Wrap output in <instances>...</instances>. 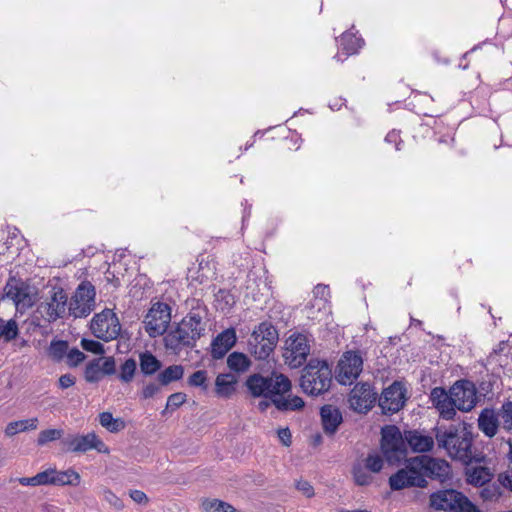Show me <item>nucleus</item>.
I'll return each instance as SVG.
<instances>
[{"label":"nucleus","instance_id":"obj_29","mask_svg":"<svg viewBox=\"0 0 512 512\" xmlns=\"http://www.w3.org/2000/svg\"><path fill=\"white\" fill-rule=\"evenodd\" d=\"M467 482L474 486H483L490 482L493 477L490 469L483 466L470 467L466 469Z\"/></svg>","mask_w":512,"mask_h":512},{"label":"nucleus","instance_id":"obj_55","mask_svg":"<svg viewBox=\"0 0 512 512\" xmlns=\"http://www.w3.org/2000/svg\"><path fill=\"white\" fill-rule=\"evenodd\" d=\"M80 475L72 470H66V485H78L80 483Z\"/></svg>","mask_w":512,"mask_h":512},{"label":"nucleus","instance_id":"obj_26","mask_svg":"<svg viewBox=\"0 0 512 512\" xmlns=\"http://www.w3.org/2000/svg\"><path fill=\"white\" fill-rule=\"evenodd\" d=\"M323 429L327 434H334L342 423V414L340 410L330 404L324 405L320 410Z\"/></svg>","mask_w":512,"mask_h":512},{"label":"nucleus","instance_id":"obj_18","mask_svg":"<svg viewBox=\"0 0 512 512\" xmlns=\"http://www.w3.org/2000/svg\"><path fill=\"white\" fill-rule=\"evenodd\" d=\"M196 340L197 338L193 333H190V330L183 327L182 322L164 337L165 347L173 351H179L183 347L193 346Z\"/></svg>","mask_w":512,"mask_h":512},{"label":"nucleus","instance_id":"obj_39","mask_svg":"<svg viewBox=\"0 0 512 512\" xmlns=\"http://www.w3.org/2000/svg\"><path fill=\"white\" fill-rule=\"evenodd\" d=\"M352 472L354 481L359 486H367L373 481V476L364 466H361L360 464L355 465Z\"/></svg>","mask_w":512,"mask_h":512},{"label":"nucleus","instance_id":"obj_41","mask_svg":"<svg viewBox=\"0 0 512 512\" xmlns=\"http://www.w3.org/2000/svg\"><path fill=\"white\" fill-rule=\"evenodd\" d=\"M136 368V361L132 358L127 359L120 367L119 379L122 382L129 383L134 377Z\"/></svg>","mask_w":512,"mask_h":512},{"label":"nucleus","instance_id":"obj_34","mask_svg":"<svg viewBox=\"0 0 512 512\" xmlns=\"http://www.w3.org/2000/svg\"><path fill=\"white\" fill-rule=\"evenodd\" d=\"M340 45L342 50L345 51L346 55H352L357 53V51L362 46V39L356 37L352 33H343L340 40Z\"/></svg>","mask_w":512,"mask_h":512},{"label":"nucleus","instance_id":"obj_1","mask_svg":"<svg viewBox=\"0 0 512 512\" xmlns=\"http://www.w3.org/2000/svg\"><path fill=\"white\" fill-rule=\"evenodd\" d=\"M450 477L451 467L446 460L420 455L407 459L405 466L392 474L388 482L391 490L399 491L411 487L426 488V478L444 483Z\"/></svg>","mask_w":512,"mask_h":512},{"label":"nucleus","instance_id":"obj_32","mask_svg":"<svg viewBox=\"0 0 512 512\" xmlns=\"http://www.w3.org/2000/svg\"><path fill=\"white\" fill-rule=\"evenodd\" d=\"M251 365L250 359L243 353L233 352L227 358V366L236 373L246 372Z\"/></svg>","mask_w":512,"mask_h":512},{"label":"nucleus","instance_id":"obj_27","mask_svg":"<svg viewBox=\"0 0 512 512\" xmlns=\"http://www.w3.org/2000/svg\"><path fill=\"white\" fill-rule=\"evenodd\" d=\"M237 376L232 373H221L215 380V393L220 398H229L236 391Z\"/></svg>","mask_w":512,"mask_h":512},{"label":"nucleus","instance_id":"obj_7","mask_svg":"<svg viewBox=\"0 0 512 512\" xmlns=\"http://www.w3.org/2000/svg\"><path fill=\"white\" fill-rule=\"evenodd\" d=\"M430 506L435 510L451 512H479L462 493L453 489L432 493Z\"/></svg>","mask_w":512,"mask_h":512},{"label":"nucleus","instance_id":"obj_23","mask_svg":"<svg viewBox=\"0 0 512 512\" xmlns=\"http://www.w3.org/2000/svg\"><path fill=\"white\" fill-rule=\"evenodd\" d=\"M405 439L407 445H409L414 452L418 453L428 452L432 450L434 446L433 437L418 430L405 431Z\"/></svg>","mask_w":512,"mask_h":512},{"label":"nucleus","instance_id":"obj_53","mask_svg":"<svg viewBox=\"0 0 512 512\" xmlns=\"http://www.w3.org/2000/svg\"><path fill=\"white\" fill-rule=\"evenodd\" d=\"M19 483L24 486H40L41 477H39V473L33 477H22L19 479Z\"/></svg>","mask_w":512,"mask_h":512},{"label":"nucleus","instance_id":"obj_28","mask_svg":"<svg viewBox=\"0 0 512 512\" xmlns=\"http://www.w3.org/2000/svg\"><path fill=\"white\" fill-rule=\"evenodd\" d=\"M139 366L144 376H152L161 369L162 362L150 351H144L139 354Z\"/></svg>","mask_w":512,"mask_h":512},{"label":"nucleus","instance_id":"obj_47","mask_svg":"<svg viewBox=\"0 0 512 512\" xmlns=\"http://www.w3.org/2000/svg\"><path fill=\"white\" fill-rule=\"evenodd\" d=\"M186 402V394L182 392H176L171 394L167 399V404L162 414H165L167 410H175Z\"/></svg>","mask_w":512,"mask_h":512},{"label":"nucleus","instance_id":"obj_33","mask_svg":"<svg viewBox=\"0 0 512 512\" xmlns=\"http://www.w3.org/2000/svg\"><path fill=\"white\" fill-rule=\"evenodd\" d=\"M99 422L102 427L111 433H117L125 429L126 424L122 418H114L110 412L99 414Z\"/></svg>","mask_w":512,"mask_h":512},{"label":"nucleus","instance_id":"obj_49","mask_svg":"<svg viewBox=\"0 0 512 512\" xmlns=\"http://www.w3.org/2000/svg\"><path fill=\"white\" fill-rule=\"evenodd\" d=\"M160 383L150 382L145 385L141 391V395L144 399H149L158 394L161 391Z\"/></svg>","mask_w":512,"mask_h":512},{"label":"nucleus","instance_id":"obj_50","mask_svg":"<svg viewBox=\"0 0 512 512\" xmlns=\"http://www.w3.org/2000/svg\"><path fill=\"white\" fill-rule=\"evenodd\" d=\"M103 497L105 501L108 502L115 509L122 510L124 508L122 500L118 498L112 491L104 490Z\"/></svg>","mask_w":512,"mask_h":512},{"label":"nucleus","instance_id":"obj_10","mask_svg":"<svg viewBox=\"0 0 512 512\" xmlns=\"http://www.w3.org/2000/svg\"><path fill=\"white\" fill-rule=\"evenodd\" d=\"M310 354V340L307 335L294 333L285 342L283 357L285 363L291 368L302 366Z\"/></svg>","mask_w":512,"mask_h":512},{"label":"nucleus","instance_id":"obj_3","mask_svg":"<svg viewBox=\"0 0 512 512\" xmlns=\"http://www.w3.org/2000/svg\"><path fill=\"white\" fill-rule=\"evenodd\" d=\"M434 431L438 448L445 450L450 458L464 464L472 462L473 434L465 424L441 425L435 427Z\"/></svg>","mask_w":512,"mask_h":512},{"label":"nucleus","instance_id":"obj_8","mask_svg":"<svg viewBox=\"0 0 512 512\" xmlns=\"http://www.w3.org/2000/svg\"><path fill=\"white\" fill-rule=\"evenodd\" d=\"M95 287L89 281H82L68 307V316L73 318H86L95 308Z\"/></svg>","mask_w":512,"mask_h":512},{"label":"nucleus","instance_id":"obj_38","mask_svg":"<svg viewBox=\"0 0 512 512\" xmlns=\"http://www.w3.org/2000/svg\"><path fill=\"white\" fill-rule=\"evenodd\" d=\"M18 335V325L15 320H4L0 318V338L9 342Z\"/></svg>","mask_w":512,"mask_h":512},{"label":"nucleus","instance_id":"obj_56","mask_svg":"<svg viewBox=\"0 0 512 512\" xmlns=\"http://www.w3.org/2000/svg\"><path fill=\"white\" fill-rule=\"evenodd\" d=\"M499 482L505 488H508L512 491V470L508 471L505 474L499 475Z\"/></svg>","mask_w":512,"mask_h":512},{"label":"nucleus","instance_id":"obj_40","mask_svg":"<svg viewBox=\"0 0 512 512\" xmlns=\"http://www.w3.org/2000/svg\"><path fill=\"white\" fill-rule=\"evenodd\" d=\"M46 353L52 361L61 362L64 359V340H53Z\"/></svg>","mask_w":512,"mask_h":512},{"label":"nucleus","instance_id":"obj_5","mask_svg":"<svg viewBox=\"0 0 512 512\" xmlns=\"http://www.w3.org/2000/svg\"><path fill=\"white\" fill-rule=\"evenodd\" d=\"M380 448L383 457L389 464H397L407 456L405 435L395 425H387L381 430Z\"/></svg>","mask_w":512,"mask_h":512},{"label":"nucleus","instance_id":"obj_62","mask_svg":"<svg viewBox=\"0 0 512 512\" xmlns=\"http://www.w3.org/2000/svg\"><path fill=\"white\" fill-rule=\"evenodd\" d=\"M508 444H509V453H508V457L509 459L512 461V441L509 440L508 441Z\"/></svg>","mask_w":512,"mask_h":512},{"label":"nucleus","instance_id":"obj_24","mask_svg":"<svg viewBox=\"0 0 512 512\" xmlns=\"http://www.w3.org/2000/svg\"><path fill=\"white\" fill-rule=\"evenodd\" d=\"M500 423L496 411L491 408H484L478 417V428L488 438L494 437L499 429Z\"/></svg>","mask_w":512,"mask_h":512},{"label":"nucleus","instance_id":"obj_57","mask_svg":"<svg viewBox=\"0 0 512 512\" xmlns=\"http://www.w3.org/2000/svg\"><path fill=\"white\" fill-rule=\"evenodd\" d=\"M314 294L325 298L329 295V288L326 285L319 284L314 288Z\"/></svg>","mask_w":512,"mask_h":512},{"label":"nucleus","instance_id":"obj_22","mask_svg":"<svg viewBox=\"0 0 512 512\" xmlns=\"http://www.w3.org/2000/svg\"><path fill=\"white\" fill-rule=\"evenodd\" d=\"M237 340L234 328L222 331L212 342L211 355L214 359H221L235 345Z\"/></svg>","mask_w":512,"mask_h":512},{"label":"nucleus","instance_id":"obj_48","mask_svg":"<svg viewBox=\"0 0 512 512\" xmlns=\"http://www.w3.org/2000/svg\"><path fill=\"white\" fill-rule=\"evenodd\" d=\"M85 354L77 348L66 351V363L71 367H76L85 360Z\"/></svg>","mask_w":512,"mask_h":512},{"label":"nucleus","instance_id":"obj_30","mask_svg":"<svg viewBox=\"0 0 512 512\" xmlns=\"http://www.w3.org/2000/svg\"><path fill=\"white\" fill-rule=\"evenodd\" d=\"M184 375V367L180 364H175L168 366L164 370H162L158 376L157 380L162 386H167L174 381H178L182 379Z\"/></svg>","mask_w":512,"mask_h":512},{"label":"nucleus","instance_id":"obj_52","mask_svg":"<svg viewBox=\"0 0 512 512\" xmlns=\"http://www.w3.org/2000/svg\"><path fill=\"white\" fill-rule=\"evenodd\" d=\"M130 497L133 501H135L138 504H147L148 503V497L143 491L140 490H131L130 491Z\"/></svg>","mask_w":512,"mask_h":512},{"label":"nucleus","instance_id":"obj_14","mask_svg":"<svg viewBox=\"0 0 512 512\" xmlns=\"http://www.w3.org/2000/svg\"><path fill=\"white\" fill-rule=\"evenodd\" d=\"M407 400V390L400 381H394L385 388L379 397V406L384 414H394L400 411Z\"/></svg>","mask_w":512,"mask_h":512},{"label":"nucleus","instance_id":"obj_17","mask_svg":"<svg viewBox=\"0 0 512 512\" xmlns=\"http://www.w3.org/2000/svg\"><path fill=\"white\" fill-rule=\"evenodd\" d=\"M430 401L437 409L441 418L452 420L456 415V409L452 399V394L443 387H435L431 390Z\"/></svg>","mask_w":512,"mask_h":512},{"label":"nucleus","instance_id":"obj_60","mask_svg":"<svg viewBox=\"0 0 512 512\" xmlns=\"http://www.w3.org/2000/svg\"><path fill=\"white\" fill-rule=\"evenodd\" d=\"M397 138H398V135L395 133V132H391L389 133L387 136H386V141L388 142H391V141H394L396 142L397 141Z\"/></svg>","mask_w":512,"mask_h":512},{"label":"nucleus","instance_id":"obj_58","mask_svg":"<svg viewBox=\"0 0 512 512\" xmlns=\"http://www.w3.org/2000/svg\"><path fill=\"white\" fill-rule=\"evenodd\" d=\"M481 496L484 498V499H492L496 496V488L493 487H486L484 488L482 491H481Z\"/></svg>","mask_w":512,"mask_h":512},{"label":"nucleus","instance_id":"obj_37","mask_svg":"<svg viewBox=\"0 0 512 512\" xmlns=\"http://www.w3.org/2000/svg\"><path fill=\"white\" fill-rule=\"evenodd\" d=\"M202 507L206 512H236L232 505L219 499H205Z\"/></svg>","mask_w":512,"mask_h":512},{"label":"nucleus","instance_id":"obj_63","mask_svg":"<svg viewBox=\"0 0 512 512\" xmlns=\"http://www.w3.org/2000/svg\"><path fill=\"white\" fill-rule=\"evenodd\" d=\"M58 383H59V386L64 388V383H65V380H64V375L60 376L59 379H58Z\"/></svg>","mask_w":512,"mask_h":512},{"label":"nucleus","instance_id":"obj_51","mask_svg":"<svg viewBox=\"0 0 512 512\" xmlns=\"http://www.w3.org/2000/svg\"><path fill=\"white\" fill-rule=\"evenodd\" d=\"M277 434H278V438L279 440L281 441V443L286 446V447H289L292 443V435H291V432L289 430V428H280L278 429L277 431Z\"/></svg>","mask_w":512,"mask_h":512},{"label":"nucleus","instance_id":"obj_19","mask_svg":"<svg viewBox=\"0 0 512 512\" xmlns=\"http://www.w3.org/2000/svg\"><path fill=\"white\" fill-rule=\"evenodd\" d=\"M66 444L73 452H86L91 449H95L99 453L109 452L105 443L93 432L86 435L75 436L67 441Z\"/></svg>","mask_w":512,"mask_h":512},{"label":"nucleus","instance_id":"obj_21","mask_svg":"<svg viewBox=\"0 0 512 512\" xmlns=\"http://www.w3.org/2000/svg\"><path fill=\"white\" fill-rule=\"evenodd\" d=\"M206 308L200 306L197 301V306L192 307L191 311L182 319L183 327H186L190 330V333L199 339L205 332L206 323L204 322V318L206 316Z\"/></svg>","mask_w":512,"mask_h":512},{"label":"nucleus","instance_id":"obj_64","mask_svg":"<svg viewBox=\"0 0 512 512\" xmlns=\"http://www.w3.org/2000/svg\"><path fill=\"white\" fill-rule=\"evenodd\" d=\"M412 321L415 322V324H417V325H421L422 324V322L420 320L412 319Z\"/></svg>","mask_w":512,"mask_h":512},{"label":"nucleus","instance_id":"obj_36","mask_svg":"<svg viewBox=\"0 0 512 512\" xmlns=\"http://www.w3.org/2000/svg\"><path fill=\"white\" fill-rule=\"evenodd\" d=\"M39 477H41V485H64V472L57 471L56 469L50 468L40 472Z\"/></svg>","mask_w":512,"mask_h":512},{"label":"nucleus","instance_id":"obj_25","mask_svg":"<svg viewBox=\"0 0 512 512\" xmlns=\"http://www.w3.org/2000/svg\"><path fill=\"white\" fill-rule=\"evenodd\" d=\"M43 317L49 322L55 321L62 317L64 313V292L62 288L55 291L51 297L50 302L41 307Z\"/></svg>","mask_w":512,"mask_h":512},{"label":"nucleus","instance_id":"obj_12","mask_svg":"<svg viewBox=\"0 0 512 512\" xmlns=\"http://www.w3.org/2000/svg\"><path fill=\"white\" fill-rule=\"evenodd\" d=\"M170 321V306L163 302L155 303L145 316V330L150 337L163 335L166 332Z\"/></svg>","mask_w":512,"mask_h":512},{"label":"nucleus","instance_id":"obj_13","mask_svg":"<svg viewBox=\"0 0 512 512\" xmlns=\"http://www.w3.org/2000/svg\"><path fill=\"white\" fill-rule=\"evenodd\" d=\"M450 392L455 409L462 412L471 411L477 404V389L475 384L469 380H458L451 387Z\"/></svg>","mask_w":512,"mask_h":512},{"label":"nucleus","instance_id":"obj_16","mask_svg":"<svg viewBox=\"0 0 512 512\" xmlns=\"http://www.w3.org/2000/svg\"><path fill=\"white\" fill-rule=\"evenodd\" d=\"M115 371V360L113 357H99L87 363L84 378L89 383H97L104 375H112Z\"/></svg>","mask_w":512,"mask_h":512},{"label":"nucleus","instance_id":"obj_6","mask_svg":"<svg viewBox=\"0 0 512 512\" xmlns=\"http://www.w3.org/2000/svg\"><path fill=\"white\" fill-rule=\"evenodd\" d=\"M2 299L11 300L16 310L20 313H24L37 302L38 296L34 287L11 277L8 279L3 289Z\"/></svg>","mask_w":512,"mask_h":512},{"label":"nucleus","instance_id":"obj_4","mask_svg":"<svg viewBox=\"0 0 512 512\" xmlns=\"http://www.w3.org/2000/svg\"><path fill=\"white\" fill-rule=\"evenodd\" d=\"M332 368L326 360L311 358L302 370L300 386L303 392L319 396L330 389Z\"/></svg>","mask_w":512,"mask_h":512},{"label":"nucleus","instance_id":"obj_46","mask_svg":"<svg viewBox=\"0 0 512 512\" xmlns=\"http://www.w3.org/2000/svg\"><path fill=\"white\" fill-rule=\"evenodd\" d=\"M80 344L83 350L87 352H91L96 355H103L105 353L103 344L96 340L82 338Z\"/></svg>","mask_w":512,"mask_h":512},{"label":"nucleus","instance_id":"obj_11","mask_svg":"<svg viewBox=\"0 0 512 512\" xmlns=\"http://www.w3.org/2000/svg\"><path fill=\"white\" fill-rule=\"evenodd\" d=\"M378 393L369 382L357 383L348 395L350 409L354 412L366 414L375 405Z\"/></svg>","mask_w":512,"mask_h":512},{"label":"nucleus","instance_id":"obj_43","mask_svg":"<svg viewBox=\"0 0 512 512\" xmlns=\"http://www.w3.org/2000/svg\"><path fill=\"white\" fill-rule=\"evenodd\" d=\"M189 386L201 387L203 390H207V371L197 370L187 380Z\"/></svg>","mask_w":512,"mask_h":512},{"label":"nucleus","instance_id":"obj_9","mask_svg":"<svg viewBox=\"0 0 512 512\" xmlns=\"http://www.w3.org/2000/svg\"><path fill=\"white\" fill-rule=\"evenodd\" d=\"M90 330L96 338L108 342L120 335L121 325L113 310L106 308L93 316Z\"/></svg>","mask_w":512,"mask_h":512},{"label":"nucleus","instance_id":"obj_45","mask_svg":"<svg viewBox=\"0 0 512 512\" xmlns=\"http://www.w3.org/2000/svg\"><path fill=\"white\" fill-rule=\"evenodd\" d=\"M266 343L264 338L260 340V335L257 331H253L248 340L249 352L253 354L255 358L259 359V349Z\"/></svg>","mask_w":512,"mask_h":512},{"label":"nucleus","instance_id":"obj_54","mask_svg":"<svg viewBox=\"0 0 512 512\" xmlns=\"http://www.w3.org/2000/svg\"><path fill=\"white\" fill-rule=\"evenodd\" d=\"M297 489L301 491L306 497L310 498L314 495V489L307 481H301L297 484Z\"/></svg>","mask_w":512,"mask_h":512},{"label":"nucleus","instance_id":"obj_2","mask_svg":"<svg viewBox=\"0 0 512 512\" xmlns=\"http://www.w3.org/2000/svg\"><path fill=\"white\" fill-rule=\"evenodd\" d=\"M245 387L253 398L272 399L280 412L299 411L305 406L301 397L291 394L292 383L282 373L272 372L267 376L254 373L247 377Z\"/></svg>","mask_w":512,"mask_h":512},{"label":"nucleus","instance_id":"obj_44","mask_svg":"<svg viewBox=\"0 0 512 512\" xmlns=\"http://www.w3.org/2000/svg\"><path fill=\"white\" fill-rule=\"evenodd\" d=\"M62 430L61 429H47L43 430L39 433L37 444L39 446H43L51 441L57 440L61 438Z\"/></svg>","mask_w":512,"mask_h":512},{"label":"nucleus","instance_id":"obj_61","mask_svg":"<svg viewBox=\"0 0 512 512\" xmlns=\"http://www.w3.org/2000/svg\"><path fill=\"white\" fill-rule=\"evenodd\" d=\"M75 383V378L69 374H66V388Z\"/></svg>","mask_w":512,"mask_h":512},{"label":"nucleus","instance_id":"obj_59","mask_svg":"<svg viewBox=\"0 0 512 512\" xmlns=\"http://www.w3.org/2000/svg\"><path fill=\"white\" fill-rule=\"evenodd\" d=\"M271 405H273L272 399H265L262 398V400L258 403V409L261 412L266 411Z\"/></svg>","mask_w":512,"mask_h":512},{"label":"nucleus","instance_id":"obj_35","mask_svg":"<svg viewBox=\"0 0 512 512\" xmlns=\"http://www.w3.org/2000/svg\"><path fill=\"white\" fill-rule=\"evenodd\" d=\"M501 427L506 431L512 430V401L503 402L501 407L496 411Z\"/></svg>","mask_w":512,"mask_h":512},{"label":"nucleus","instance_id":"obj_42","mask_svg":"<svg viewBox=\"0 0 512 512\" xmlns=\"http://www.w3.org/2000/svg\"><path fill=\"white\" fill-rule=\"evenodd\" d=\"M364 467L371 473H379L383 468V459L377 453H369L364 460Z\"/></svg>","mask_w":512,"mask_h":512},{"label":"nucleus","instance_id":"obj_15","mask_svg":"<svg viewBox=\"0 0 512 512\" xmlns=\"http://www.w3.org/2000/svg\"><path fill=\"white\" fill-rule=\"evenodd\" d=\"M363 369V359L357 351L345 352L338 363L337 379L343 385H350L360 375Z\"/></svg>","mask_w":512,"mask_h":512},{"label":"nucleus","instance_id":"obj_20","mask_svg":"<svg viewBox=\"0 0 512 512\" xmlns=\"http://www.w3.org/2000/svg\"><path fill=\"white\" fill-rule=\"evenodd\" d=\"M253 331L259 333L260 340L263 338L266 340L267 343L262 345V348L259 349V360L267 359L276 347L279 339L278 332L268 321L261 322Z\"/></svg>","mask_w":512,"mask_h":512},{"label":"nucleus","instance_id":"obj_31","mask_svg":"<svg viewBox=\"0 0 512 512\" xmlns=\"http://www.w3.org/2000/svg\"><path fill=\"white\" fill-rule=\"evenodd\" d=\"M37 425H38L37 418L13 421V422H10L7 424V426L5 428V434L8 437H12L20 432L34 430L37 428Z\"/></svg>","mask_w":512,"mask_h":512}]
</instances>
